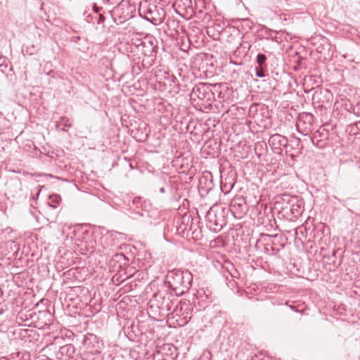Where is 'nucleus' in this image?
<instances>
[{
  "mask_svg": "<svg viewBox=\"0 0 360 360\" xmlns=\"http://www.w3.org/2000/svg\"><path fill=\"white\" fill-rule=\"evenodd\" d=\"M191 118L187 119L184 117L181 120V134L184 133V140H181V186L185 184L184 191L186 192V195L190 196V193L192 191L193 186L191 183L193 179L195 173V169L193 167V157L191 153L192 145L191 141L187 139V134H192L190 131V127L192 122ZM183 188H181V191ZM186 196L184 192L181 191V197Z\"/></svg>",
  "mask_w": 360,
  "mask_h": 360,
  "instance_id": "obj_1",
  "label": "nucleus"
},
{
  "mask_svg": "<svg viewBox=\"0 0 360 360\" xmlns=\"http://www.w3.org/2000/svg\"><path fill=\"white\" fill-rule=\"evenodd\" d=\"M210 88V84L199 83L193 87V90L186 94L185 98L191 102V104L197 110L211 109L213 101L212 93Z\"/></svg>",
  "mask_w": 360,
  "mask_h": 360,
  "instance_id": "obj_2",
  "label": "nucleus"
},
{
  "mask_svg": "<svg viewBox=\"0 0 360 360\" xmlns=\"http://www.w3.org/2000/svg\"><path fill=\"white\" fill-rule=\"evenodd\" d=\"M202 237L201 230L198 223L193 221V214L191 211H185L181 213V245L187 248H191Z\"/></svg>",
  "mask_w": 360,
  "mask_h": 360,
  "instance_id": "obj_3",
  "label": "nucleus"
},
{
  "mask_svg": "<svg viewBox=\"0 0 360 360\" xmlns=\"http://www.w3.org/2000/svg\"><path fill=\"white\" fill-rule=\"evenodd\" d=\"M229 209L220 205H214L205 216L206 226L212 231L217 233L227 223Z\"/></svg>",
  "mask_w": 360,
  "mask_h": 360,
  "instance_id": "obj_4",
  "label": "nucleus"
},
{
  "mask_svg": "<svg viewBox=\"0 0 360 360\" xmlns=\"http://www.w3.org/2000/svg\"><path fill=\"white\" fill-rule=\"evenodd\" d=\"M281 201L277 202L280 204L281 210L283 215L290 219L299 217L303 210V202L298 199L297 196H290L289 195H283L281 198Z\"/></svg>",
  "mask_w": 360,
  "mask_h": 360,
  "instance_id": "obj_5",
  "label": "nucleus"
},
{
  "mask_svg": "<svg viewBox=\"0 0 360 360\" xmlns=\"http://www.w3.org/2000/svg\"><path fill=\"white\" fill-rule=\"evenodd\" d=\"M196 69L192 68L186 63L181 64V91L184 93L183 96L186 97V94L190 93L195 87V84L193 82L196 79Z\"/></svg>",
  "mask_w": 360,
  "mask_h": 360,
  "instance_id": "obj_6",
  "label": "nucleus"
},
{
  "mask_svg": "<svg viewBox=\"0 0 360 360\" xmlns=\"http://www.w3.org/2000/svg\"><path fill=\"white\" fill-rule=\"evenodd\" d=\"M83 346L86 352L92 354H98L101 353L103 344L102 340L96 335L88 333L84 336Z\"/></svg>",
  "mask_w": 360,
  "mask_h": 360,
  "instance_id": "obj_7",
  "label": "nucleus"
},
{
  "mask_svg": "<svg viewBox=\"0 0 360 360\" xmlns=\"http://www.w3.org/2000/svg\"><path fill=\"white\" fill-rule=\"evenodd\" d=\"M229 209L233 217L236 219H241L248 212V207L245 198L242 196L233 198Z\"/></svg>",
  "mask_w": 360,
  "mask_h": 360,
  "instance_id": "obj_8",
  "label": "nucleus"
},
{
  "mask_svg": "<svg viewBox=\"0 0 360 360\" xmlns=\"http://www.w3.org/2000/svg\"><path fill=\"white\" fill-rule=\"evenodd\" d=\"M215 184L213 181V176L210 172H206L198 179V189L202 197L207 195L214 188Z\"/></svg>",
  "mask_w": 360,
  "mask_h": 360,
  "instance_id": "obj_9",
  "label": "nucleus"
},
{
  "mask_svg": "<svg viewBox=\"0 0 360 360\" xmlns=\"http://www.w3.org/2000/svg\"><path fill=\"white\" fill-rule=\"evenodd\" d=\"M143 12L144 18L153 25H159L163 21L165 11L162 8L159 10L156 6L149 5L146 10L143 9Z\"/></svg>",
  "mask_w": 360,
  "mask_h": 360,
  "instance_id": "obj_10",
  "label": "nucleus"
},
{
  "mask_svg": "<svg viewBox=\"0 0 360 360\" xmlns=\"http://www.w3.org/2000/svg\"><path fill=\"white\" fill-rule=\"evenodd\" d=\"M288 139L281 134H275L269 139L272 151L277 155H282L283 149L288 147Z\"/></svg>",
  "mask_w": 360,
  "mask_h": 360,
  "instance_id": "obj_11",
  "label": "nucleus"
},
{
  "mask_svg": "<svg viewBox=\"0 0 360 360\" xmlns=\"http://www.w3.org/2000/svg\"><path fill=\"white\" fill-rule=\"evenodd\" d=\"M328 138V132L325 129L320 128L311 137L310 141L317 148H322L326 145V141Z\"/></svg>",
  "mask_w": 360,
  "mask_h": 360,
  "instance_id": "obj_12",
  "label": "nucleus"
},
{
  "mask_svg": "<svg viewBox=\"0 0 360 360\" xmlns=\"http://www.w3.org/2000/svg\"><path fill=\"white\" fill-rule=\"evenodd\" d=\"M167 30L166 31L168 36L177 41L179 37V22L174 18H169L167 21Z\"/></svg>",
  "mask_w": 360,
  "mask_h": 360,
  "instance_id": "obj_13",
  "label": "nucleus"
},
{
  "mask_svg": "<svg viewBox=\"0 0 360 360\" xmlns=\"http://www.w3.org/2000/svg\"><path fill=\"white\" fill-rule=\"evenodd\" d=\"M209 89L212 93L213 101L215 100L216 96L224 98L225 97V92L229 90L228 85L226 83L210 84Z\"/></svg>",
  "mask_w": 360,
  "mask_h": 360,
  "instance_id": "obj_14",
  "label": "nucleus"
},
{
  "mask_svg": "<svg viewBox=\"0 0 360 360\" xmlns=\"http://www.w3.org/2000/svg\"><path fill=\"white\" fill-rule=\"evenodd\" d=\"M186 25L181 23V52L188 54L186 49H188L192 44L193 36L186 29Z\"/></svg>",
  "mask_w": 360,
  "mask_h": 360,
  "instance_id": "obj_15",
  "label": "nucleus"
},
{
  "mask_svg": "<svg viewBox=\"0 0 360 360\" xmlns=\"http://www.w3.org/2000/svg\"><path fill=\"white\" fill-rule=\"evenodd\" d=\"M193 275L188 270L181 271V296L191 287Z\"/></svg>",
  "mask_w": 360,
  "mask_h": 360,
  "instance_id": "obj_16",
  "label": "nucleus"
},
{
  "mask_svg": "<svg viewBox=\"0 0 360 360\" xmlns=\"http://www.w3.org/2000/svg\"><path fill=\"white\" fill-rule=\"evenodd\" d=\"M194 13L191 0H181V18L188 20L192 18Z\"/></svg>",
  "mask_w": 360,
  "mask_h": 360,
  "instance_id": "obj_17",
  "label": "nucleus"
},
{
  "mask_svg": "<svg viewBox=\"0 0 360 360\" xmlns=\"http://www.w3.org/2000/svg\"><path fill=\"white\" fill-rule=\"evenodd\" d=\"M314 122V115L309 112H302L299 115L298 122L297 123V128L300 131V125L302 124H307L311 127Z\"/></svg>",
  "mask_w": 360,
  "mask_h": 360,
  "instance_id": "obj_18",
  "label": "nucleus"
},
{
  "mask_svg": "<svg viewBox=\"0 0 360 360\" xmlns=\"http://www.w3.org/2000/svg\"><path fill=\"white\" fill-rule=\"evenodd\" d=\"M316 233H314V238L318 239L319 241L322 240L323 237L328 236L330 234V229L325 224H319L315 228Z\"/></svg>",
  "mask_w": 360,
  "mask_h": 360,
  "instance_id": "obj_19",
  "label": "nucleus"
},
{
  "mask_svg": "<svg viewBox=\"0 0 360 360\" xmlns=\"http://www.w3.org/2000/svg\"><path fill=\"white\" fill-rule=\"evenodd\" d=\"M234 186L233 179L227 181V179H221L220 183V189L224 194L229 193Z\"/></svg>",
  "mask_w": 360,
  "mask_h": 360,
  "instance_id": "obj_20",
  "label": "nucleus"
},
{
  "mask_svg": "<svg viewBox=\"0 0 360 360\" xmlns=\"http://www.w3.org/2000/svg\"><path fill=\"white\" fill-rule=\"evenodd\" d=\"M273 238L271 236L266 235L264 236V240L266 241V243L264 244V252L267 255H273L275 252H277L280 250V248H276L274 246H270V240Z\"/></svg>",
  "mask_w": 360,
  "mask_h": 360,
  "instance_id": "obj_21",
  "label": "nucleus"
},
{
  "mask_svg": "<svg viewBox=\"0 0 360 360\" xmlns=\"http://www.w3.org/2000/svg\"><path fill=\"white\" fill-rule=\"evenodd\" d=\"M325 44H322L316 48L318 53L323 54L324 58L330 57V45L327 42L326 39H323Z\"/></svg>",
  "mask_w": 360,
  "mask_h": 360,
  "instance_id": "obj_22",
  "label": "nucleus"
},
{
  "mask_svg": "<svg viewBox=\"0 0 360 360\" xmlns=\"http://www.w3.org/2000/svg\"><path fill=\"white\" fill-rule=\"evenodd\" d=\"M59 352L61 355H65L72 357L75 353V347L72 344H68L60 347Z\"/></svg>",
  "mask_w": 360,
  "mask_h": 360,
  "instance_id": "obj_23",
  "label": "nucleus"
},
{
  "mask_svg": "<svg viewBox=\"0 0 360 360\" xmlns=\"http://www.w3.org/2000/svg\"><path fill=\"white\" fill-rule=\"evenodd\" d=\"M347 131L352 135L360 134V120L349 124L347 127Z\"/></svg>",
  "mask_w": 360,
  "mask_h": 360,
  "instance_id": "obj_24",
  "label": "nucleus"
},
{
  "mask_svg": "<svg viewBox=\"0 0 360 360\" xmlns=\"http://www.w3.org/2000/svg\"><path fill=\"white\" fill-rule=\"evenodd\" d=\"M49 200L50 201L48 202L49 205L55 209L57 207V205L61 201V198L57 194L51 195L49 196Z\"/></svg>",
  "mask_w": 360,
  "mask_h": 360,
  "instance_id": "obj_25",
  "label": "nucleus"
},
{
  "mask_svg": "<svg viewBox=\"0 0 360 360\" xmlns=\"http://www.w3.org/2000/svg\"><path fill=\"white\" fill-rule=\"evenodd\" d=\"M281 303L279 302L278 300L275 297H272L269 301L264 303L263 307L266 311H270L271 308L275 305H280Z\"/></svg>",
  "mask_w": 360,
  "mask_h": 360,
  "instance_id": "obj_26",
  "label": "nucleus"
},
{
  "mask_svg": "<svg viewBox=\"0 0 360 360\" xmlns=\"http://www.w3.org/2000/svg\"><path fill=\"white\" fill-rule=\"evenodd\" d=\"M184 306H185V311H186V315L190 314L193 309V307L191 306L190 301L188 300H186L184 298L181 299V311L184 309ZM186 317H187V316H186L184 319H186Z\"/></svg>",
  "mask_w": 360,
  "mask_h": 360,
  "instance_id": "obj_27",
  "label": "nucleus"
},
{
  "mask_svg": "<svg viewBox=\"0 0 360 360\" xmlns=\"http://www.w3.org/2000/svg\"><path fill=\"white\" fill-rule=\"evenodd\" d=\"M60 126H63L64 127L67 128L71 127V124L69 122V119L66 117H60V120L56 123V127L59 129Z\"/></svg>",
  "mask_w": 360,
  "mask_h": 360,
  "instance_id": "obj_28",
  "label": "nucleus"
},
{
  "mask_svg": "<svg viewBox=\"0 0 360 360\" xmlns=\"http://www.w3.org/2000/svg\"><path fill=\"white\" fill-rule=\"evenodd\" d=\"M266 56L263 53H259L257 56V63L259 67H266Z\"/></svg>",
  "mask_w": 360,
  "mask_h": 360,
  "instance_id": "obj_29",
  "label": "nucleus"
},
{
  "mask_svg": "<svg viewBox=\"0 0 360 360\" xmlns=\"http://www.w3.org/2000/svg\"><path fill=\"white\" fill-rule=\"evenodd\" d=\"M266 67H256L255 68V73H256V75L258 77H260V78H263L266 76L265 75V68Z\"/></svg>",
  "mask_w": 360,
  "mask_h": 360,
  "instance_id": "obj_30",
  "label": "nucleus"
},
{
  "mask_svg": "<svg viewBox=\"0 0 360 360\" xmlns=\"http://www.w3.org/2000/svg\"><path fill=\"white\" fill-rule=\"evenodd\" d=\"M352 61L357 64L360 63V47L354 50Z\"/></svg>",
  "mask_w": 360,
  "mask_h": 360,
  "instance_id": "obj_31",
  "label": "nucleus"
},
{
  "mask_svg": "<svg viewBox=\"0 0 360 360\" xmlns=\"http://www.w3.org/2000/svg\"><path fill=\"white\" fill-rule=\"evenodd\" d=\"M190 211L189 210V200L187 198H185L181 203V213H184V210Z\"/></svg>",
  "mask_w": 360,
  "mask_h": 360,
  "instance_id": "obj_32",
  "label": "nucleus"
},
{
  "mask_svg": "<svg viewBox=\"0 0 360 360\" xmlns=\"http://www.w3.org/2000/svg\"><path fill=\"white\" fill-rule=\"evenodd\" d=\"M97 20V24L98 25H102V27H104L103 22L105 21V18L103 16V14L99 13L97 15V18H95Z\"/></svg>",
  "mask_w": 360,
  "mask_h": 360,
  "instance_id": "obj_33",
  "label": "nucleus"
},
{
  "mask_svg": "<svg viewBox=\"0 0 360 360\" xmlns=\"http://www.w3.org/2000/svg\"><path fill=\"white\" fill-rule=\"evenodd\" d=\"M353 112L354 114L360 116V101L358 102L354 107H353Z\"/></svg>",
  "mask_w": 360,
  "mask_h": 360,
  "instance_id": "obj_34",
  "label": "nucleus"
},
{
  "mask_svg": "<svg viewBox=\"0 0 360 360\" xmlns=\"http://www.w3.org/2000/svg\"><path fill=\"white\" fill-rule=\"evenodd\" d=\"M93 9L94 11V14L96 15L95 18H97V15L100 13L102 8L97 6L96 4H94Z\"/></svg>",
  "mask_w": 360,
  "mask_h": 360,
  "instance_id": "obj_35",
  "label": "nucleus"
},
{
  "mask_svg": "<svg viewBox=\"0 0 360 360\" xmlns=\"http://www.w3.org/2000/svg\"><path fill=\"white\" fill-rule=\"evenodd\" d=\"M140 200H141V198H139V197H135V198L133 199V200H132V204H133V205H138V204L139 203Z\"/></svg>",
  "mask_w": 360,
  "mask_h": 360,
  "instance_id": "obj_36",
  "label": "nucleus"
},
{
  "mask_svg": "<svg viewBox=\"0 0 360 360\" xmlns=\"http://www.w3.org/2000/svg\"><path fill=\"white\" fill-rule=\"evenodd\" d=\"M86 20L89 22H93L94 23L95 22L94 21V18L93 17H91V15H89L86 16Z\"/></svg>",
  "mask_w": 360,
  "mask_h": 360,
  "instance_id": "obj_37",
  "label": "nucleus"
},
{
  "mask_svg": "<svg viewBox=\"0 0 360 360\" xmlns=\"http://www.w3.org/2000/svg\"><path fill=\"white\" fill-rule=\"evenodd\" d=\"M167 347H168V349H169V350H172V349H174V350H175V352H176V347H173V346H172V345H168V346H167Z\"/></svg>",
  "mask_w": 360,
  "mask_h": 360,
  "instance_id": "obj_38",
  "label": "nucleus"
},
{
  "mask_svg": "<svg viewBox=\"0 0 360 360\" xmlns=\"http://www.w3.org/2000/svg\"><path fill=\"white\" fill-rule=\"evenodd\" d=\"M269 243H270V246L275 247V245H276L275 242L272 239L270 240Z\"/></svg>",
  "mask_w": 360,
  "mask_h": 360,
  "instance_id": "obj_39",
  "label": "nucleus"
},
{
  "mask_svg": "<svg viewBox=\"0 0 360 360\" xmlns=\"http://www.w3.org/2000/svg\"><path fill=\"white\" fill-rule=\"evenodd\" d=\"M173 7H174V9L175 12H176V13H178V14H179V15H180V13H179V11H178L177 8H176V4H174L173 5Z\"/></svg>",
  "mask_w": 360,
  "mask_h": 360,
  "instance_id": "obj_40",
  "label": "nucleus"
},
{
  "mask_svg": "<svg viewBox=\"0 0 360 360\" xmlns=\"http://www.w3.org/2000/svg\"><path fill=\"white\" fill-rule=\"evenodd\" d=\"M289 307L292 309V310H295V306H292V305H289Z\"/></svg>",
  "mask_w": 360,
  "mask_h": 360,
  "instance_id": "obj_41",
  "label": "nucleus"
},
{
  "mask_svg": "<svg viewBox=\"0 0 360 360\" xmlns=\"http://www.w3.org/2000/svg\"><path fill=\"white\" fill-rule=\"evenodd\" d=\"M176 307H178V304H180V301H177V300H176Z\"/></svg>",
  "mask_w": 360,
  "mask_h": 360,
  "instance_id": "obj_42",
  "label": "nucleus"
},
{
  "mask_svg": "<svg viewBox=\"0 0 360 360\" xmlns=\"http://www.w3.org/2000/svg\"><path fill=\"white\" fill-rule=\"evenodd\" d=\"M164 191H165L164 188H162L160 189V192L163 193Z\"/></svg>",
  "mask_w": 360,
  "mask_h": 360,
  "instance_id": "obj_43",
  "label": "nucleus"
},
{
  "mask_svg": "<svg viewBox=\"0 0 360 360\" xmlns=\"http://www.w3.org/2000/svg\"><path fill=\"white\" fill-rule=\"evenodd\" d=\"M174 292L176 293V295L178 297L179 294L176 292V289H174Z\"/></svg>",
  "mask_w": 360,
  "mask_h": 360,
  "instance_id": "obj_44",
  "label": "nucleus"
},
{
  "mask_svg": "<svg viewBox=\"0 0 360 360\" xmlns=\"http://www.w3.org/2000/svg\"><path fill=\"white\" fill-rule=\"evenodd\" d=\"M196 32L198 33L200 32V30L198 28H196Z\"/></svg>",
  "mask_w": 360,
  "mask_h": 360,
  "instance_id": "obj_45",
  "label": "nucleus"
},
{
  "mask_svg": "<svg viewBox=\"0 0 360 360\" xmlns=\"http://www.w3.org/2000/svg\"><path fill=\"white\" fill-rule=\"evenodd\" d=\"M281 248H283L284 245H283V244H281Z\"/></svg>",
  "mask_w": 360,
  "mask_h": 360,
  "instance_id": "obj_46",
  "label": "nucleus"
},
{
  "mask_svg": "<svg viewBox=\"0 0 360 360\" xmlns=\"http://www.w3.org/2000/svg\"><path fill=\"white\" fill-rule=\"evenodd\" d=\"M81 253H82V255H85V254H86L84 252H82V251H81Z\"/></svg>",
  "mask_w": 360,
  "mask_h": 360,
  "instance_id": "obj_47",
  "label": "nucleus"
},
{
  "mask_svg": "<svg viewBox=\"0 0 360 360\" xmlns=\"http://www.w3.org/2000/svg\"><path fill=\"white\" fill-rule=\"evenodd\" d=\"M181 58L184 60L185 59V58L183 56H181Z\"/></svg>",
  "mask_w": 360,
  "mask_h": 360,
  "instance_id": "obj_48",
  "label": "nucleus"
},
{
  "mask_svg": "<svg viewBox=\"0 0 360 360\" xmlns=\"http://www.w3.org/2000/svg\"><path fill=\"white\" fill-rule=\"evenodd\" d=\"M273 221H274V224L276 223V220H275L274 218H273Z\"/></svg>",
  "mask_w": 360,
  "mask_h": 360,
  "instance_id": "obj_49",
  "label": "nucleus"
},
{
  "mask_svg": "<svg viewBox=\"0 0 360 360\" xmlns=\"http://www.w3.org/2000/svg\"><path fill=\"white\" fill-rule=\"evenodd\" d=\"M39 195V191L37 193V197Z\"/></svg>",
  "mask_w": 360,
  "mask_h": 360,
  "instance_id": "obj_50",
  "label": "nucleus"
},
{
  "mask_svg": "<svg viewBox=\"0 0 360 360\" xmlns=\"http://www.w3.org/2000/svg\"><path fill=\"white\" fill-rule=\"evenodd\" d=\"M81 251H84V249H82V248H81Z\"/></svg>",
  "mask_w": 360,
  "mask_h": 360,
  "instance_id": "obj_51",
  "label": "nucleus"
}]
</instances>
